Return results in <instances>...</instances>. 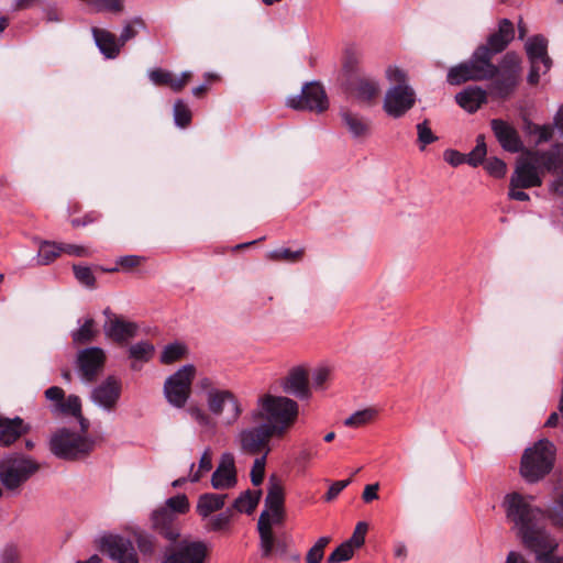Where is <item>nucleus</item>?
<instances>
[{"label": "nucleus", "mask_w": 563, "mask_h": 563, "mask_svg": "<svg viewBox=\"0 0 563 563\" xmlns=\"http://www.w3.org/2000/svg\"><path fill=\"white\" fill-rule=\"evenodd\" d=\"M488 48L478 46L468 60L460 63L449 69L446 81L452 86H459L466 81H482L494 79L499 67L493 64Z\"/></svg>", "instance_id": "nucleus-4"}, {"label": "nucleus", "mask_w": 563, "mask_h": 563, "mask_svg": "<svg viewBox=\"0 0 563 563\" xmlns=\"http://www.w3.org/2000/svg\"><path fill=\"white\" fill-rule=\"evenodd\" d=\"M0 563H20L19 552L15 545L8 544L0 553Z\"/></svg>", "instance_id": "nucleus-64"}, {"label": "nucleus", "mask_w": 563, "mask_h": 563, "mask_svg": "<svg viewBox=\"0 0 563 563\" xmlns=\"http://www.w3.org/2000/svg\"><path fill=\"white\" fill-rule=\"evenodd\" d=\"M163 508L170 509L178 517V515L186 514L189 510V501L186 495L179 494L168 498Z\"/></svg>", "instance_id": "nucleus-50"}, {"label": "nucleus", "mask_w": 563, "mask_h": 563, "mask_svg": "<svg viewBox=\"0 0 563 563\" xmlns=\"http://www.w3.org/2000/svg\"><path fill=\"white\" fill-rule=\"evenodd\" d=\"M206 400L209 411L217 417L223 413L225 405L229 406L228 413L224 417L227 426L235 423L242 413L239 399L229 389H209Z\"/></svg>", "instance_id": "nucleus-12"}, {"label": "nucleus", "mask_w": 563, "mask_h": 563, "mask_svg": "<svg viewBox=\"0 0 563 563\" xmlns=\"http://www.w3.org/2000/svg\"><path fill=\"white\" fill-rule=\"evenodd\" d=\"M354 554V549L344 541L328 556L327 563H342L349 561Z\"/></svg>", "instance_id": "nucleus-48"}, {"label": "nucleus", "mask_w": 563, "mask_h": 563, "mask_svg": "<svg viewBox=\"0 0 563 563\" xmlns=\"http://www.w3.org/2000/svg\"><path fill=\"white\" fill-rule=\"evenodd\" d=\"M533 499L532 496L514 492L507 494L503 501L506 518L512 523L526 548L539 541L541 537L549 536L540 525L543 512L532 505Z\"/></svg>", "instance_id": "nucleus-1"}, {"label": "nucleus", "mask_w": 563, "mask_h": 563, "mask_svg": "<svg viewBox=\"0 0 563 563\" xmlns=\"http://www.w3.org/2000/svg\"><path fill=\"white\" fill-rule=\"evenodd\" d=\"M99 549L114 563H139L133 542L120 534H106L99 539Z\"/></svg>", "instance_id": "nucleus-10"}, {"label": "nucleus", "mask_w": 563, "mask_h": 563, "mask_svg": "<svg viewBox=\"0 0 563 563\" xmlns=\"http://www.w3.org/2000/svg\"><path fill=\"white\" fill-rule=\"evenodd\" d=\"M358 63V53L352 47L346 48L343 57V70L349 76V78H354L353 76L357 71Z\"/></svg>", "instance_id": "nucleus-49"}, {"label": "nucleus", "mask_w": 563, "mask_h": 563, "mask_svg": "<svg viewBox=\"0 0 563 563\" xmlns=\"http://www.w3.org/2000/svg\"><path fill=\"white\" fill-rule=\"evenodd\" d=\"M153 530L169 542H176L180 537L178 517L167 508H158L151 516Z\"/></svg>", "instance_id": "nucleus-18"}, {"label": "nucleus", "mask_w": 563, "mask_h": 563, "mask_svg": "<svg viewBox=\"0 0 563 563\" xmlns=\"http://www.w3.org/2000/svg\"><path fill=\"white\" fill-rule=\"evenodd\" d=\"M154 345L148 341H141L135 344H132L129 347V357L134 360L131 367L133 369H139L136 362H147L152 358L154 354Z\"/></svg>", "instance_id": "nucleus-36"}, {"label": "nucleus", "mask_w": 563, "mask_h": 563, "mask_svg": "<svg viewBox=\"0 0 563 563\" xmlns=\"http://www.w3.org/2000/svg\"><path fill=\"white\" fill-rule=\"evenodd\" d=\"M555 448L547 439L539 440L528 448L522 457L520 474L529 483H536L549 474L553 467Z\"/></svg>", "instance_id": "nucleus-6"}, {"label": "nucleus", "mask_w": 563, "mask_h": 563, "mask_svg": "<svg viewBox=\"0 0 563 563\" xmlns=\"http://www.w3.org/2000/svg\"><path fill=\"white\" fill-rule=\"evenodd\" d=\"M73 271H74V275H75L76 279L81 285H84L88 288H95L96 278H95L93 273L90 267L81 266V265H74Z\"/></svg>", "instance_id": "nucleus-52"}, {"label": "nucleus", "mask_w": 563, "mask_h": 563, "mask_svg": "<svg viewBox=\"0 0 563 563\" xmlns=\"http://www.w3.org/2000/svg\"><path fill=\"white\" fill-rule=\"evenodd\" d=\"M59 255H60L59 243L48 242V241H44L41 243L38 254H37L40 264L47 265Z\"/></svg>", "instance_id": "nucleus-39"}, {"label": "nucleus", "mask_w": 563, "mask_h": 563, "mask_svg": "<svg viewBox=\"0 0 563 563\" xmlns=\"http://www.w3.org/2000/svg\"><path fill=\"white\" fill-rule=\"evenodd\" d=\"M283 391L299 399H308L310 389L308 385L307 372L301 367H295L288 375L282 379Z\"/></svg>", "instance_id": "nucleus-22"}, {"label": "nucleus", "mask_w": 563, "mask_h": 563, "mask_svg": "<svg viewBox=\"0 0 563 563\" xmlns=\"http://www.w3.org/2000/svg\"><path fill=\"white\" fill-rule=\"evenodd\" d=\"M276 437L269 428L262 423L256 427L243 429L239 433V443L241 451L247 454L267 455L271 451L269 440Z\"/></svg>", "instance_id": "nucleus-13"}, {"label": "nucleus", "mask_w": 563, "mask_h": 563, "mask_svg": "<svg viewBox=\"0 0 563 563\" xmlns=\"http://www.w3.org/2000/svg\"><path fill=\"white\" fill-rule=\"evenodd\" d=\"M547 512L551 523L559 529H563V492L559 493L553 499Z\"/></svg>", "instance_id": "nucleus-41"}, {"label": "nucleus", "mask_w": 563, "mask_h": 563, "mask_svg": "<svg viewBox=\"0 0 563 563\" xmlns=\"http://www.w3.org/2000/svg\"><path fill=\"white\" fill-rule=\"evenodd\" d=\"M286 104L295 110L321 113L328 109L329 101L323 87L317 81H311L302 87L300 95L289 97Z\"/></svg>", "instance_id": "nucleus-11"}, {"label": "nucleus", "mask_w": 563, "mask_h": 563, "mask_svg": "<svg viewBox=\"0 0 563 563\" xmlns=\"http://www.w3.org/2000/svg\"><path fill=\"white\" fill-rule=\"evenodd\" d=\"M106 354L101 347L91 346L80 350L77 354V369L81 379L86 383L93 382L102 371Z\"/></svg>", "instance_id": "nucleus-15"}, {"label": "nucleus", "mask_w": 563, "mask_h": 563, "mask_svg": "<svg viewBox=\"0 0 563 563\" xmlns=\"http://www.w3.org/2000/svg\"><path fill=\"white\" fill-rule=\"evenodd\" d=\"M540 169L533 161L526 154V157L518 162L516 168L510 177V185L512 187L532 188L542 185V176Z\"/></svg>", "instance_id": "nucleus-19"}, {"label": "nucleus", "mask_w": 563, "mask_h": 563, "mask_svg": "<svg viewBox=\"0 0 563 563\" xmlns=\"http://www.w3.org/2000/svg\"><path fill=\"white\" fill-rule=\"evenodd\" d=\"M236 484V470L233 454L227 452L221 455L220 462L211 476L214 489L231 488Z\"/></svg>", "instance_id": "nucleus-21"}, {"label": "nucleus", "mask_w": 563, "mask_h": 563, "mask_svg": "<svg viewBox=\"0 0 563 563\" xmlns=\"http://www.w3.org/2000/svg\"><path fill=\"white\" fill-rule=\"evenodd\" d=\"M486 153L487 148L485 143V136L483 134H479L476 137V146L468 154H465V162L468 165L476 167L484 162Z\"/></svg>", "instance_id": "nucleus-40"}, {"label": "nucleus", "mask_w": 563, "mask_h": 563, "mask_svg": "<svg viewBox=\"0 0 563 563\" xmlns=\"http://www.w3.org/2000/svg\"><path fill=\"white\" fill-rule=\"evenodd\" d=\"M51 411L54 415L80 416L81 400L77 395H69L67 398L64 397L59 404H53Z\"/></svg>", "instance_id": "nucleus-34"}, {"label": "nucleus", "mask_w": 563, "mask_h": 563, "mask_svg": "<svg viewBox=\"0 0 563 563\" xmlns=\"http://www.w3.org/2000/svg\"><path fill=\"white\" fill-rule=\"evenodd\" d=\"M386 78L391 86L385 93L383 110L388 117L399 119L416 104V92L408 84L407 73L397 66H389L386 69Z\"/></svg>", "instance_id": "nucleus-3"}, {"label": "nucleus", "mask_w": 563, "mask_h": 563, "mask_svg": "<svg viewBox=\"0 0 563 563\" xmlns=\"http://www.w3.org/2000/svg\"><path fill=\"white\" fill-rule=\"evenodd\" d=\"M484 167L489 175L496 178L504 177L507 170L505 162L497 157L488 158Z\"/></svg>", "instance_id": "nucleus-59"}, {"label": "nucleus", "mask_w": 563, "mask_h": 563, "mask_svg": "<svg viewBox=\"0 0 563 563\" xmlns=\"http://www.w3.org/2000/svg\"><path fill=\"white\" fill-rule=\"evenodd\" d=\"M418 142L420 150L423 151L427 145L435 142L438 137L433 134L427 120L417 124Z\"/></svg>", "instance_id": "nucleus-53"}, {"label": "nucleus", "mask_w": 563, "mask_h": 563, "mask_svg": "<svg viewBox=\"0 0 563 563\" xmlns=\"http://www.w3.org/2000/svg\"><path fill=\"white\" fill-rule=\"evenodd\" d=\"M186 353V346L183 343L174 342L167 344L159 357L161 363L172 364L180 360Z\"/></svg>", "instance_id": "nucleus-42"}, {"label": "nucleus", "mask_w": 563, "mask_h": 563, "mask_svg": "<svg viewBox=\"0 0 563 563\" xmlns=\"http://www.w3.org/2000/svg\"><path fill=\"white\" fill-rule=\"evenodd\" d=\"M30 426L20 417L5 418L0 420V444L9 446L14 443L21 435L30 431Z\"/></svg>", "instance_id": "nucleus-25"}, {"label": "nucleus", "mask_w": 563, "mask_h": 563, "mask_svg": "<svg viewBox=\"0 0 563 563\" xmlns=\"http://www.w3.org/2000/svg\"><path fill=\"white\" fill-rule=\"evenodd\" d=\"M298 404L285 396L266 394L258 398L256 408L251 412L253 421L265 420V424L282 438L296 422Z\"/></svg>", "instance_id": "nucleus-2"}, {"label": "nucleus", "mask_w": 563, "mask_h": 563, "mask_svg": "<svg viewBox=\"0 0 563 563\" xmlns=\"http://www.w3.org/2000/svg\"><path fill=\"white\" fill-rule=\"evenodd\" d=\"M346 90L360 101H372L379 92L378 82L369 77L347 78Z\"/></svg>", "instance_id": "nucleus-26"}, {"label": "nucleus", "mask_w": 563, "mask_h": 563, "mask_svg": "<svg viewBox=\"0 0 563 563\" xmlns=\"http://www.w3.org/2000/svg\"><path fill=\"white\" fill-rule=\"evenodd\" d=\"M208 553L209 547L205 541L184 539L162 563H205Z\"/></svg>", "instance_id": "nucleus-14"}, {"label": "nucleus", "mask_w": 563, "mask_h": 563, "mask_svg": "<svg viewBox=\"0 0 563 563\" xmlns=\"http://www.w3.org/2000/svg\"><path fill=\"white\" fill-rule=\"evenodd\" d=\"M41 468V464L30 455L13 452L0 459V483L10 493L19 494Z\"/></svg>", "instance_id": "nucleus-5"}, {"label": "nucleus", "mask_w": 563, "mask_h": 563, "mask_svg": "<svg viewBox=\"0 0 563 563\" xmlns=\"http://www.w3.org/2000/svg\"><path fill=\"white\" fill-rule=\"evenodd\" d=\"M136 544L143 555H153L156 552V539L147 533H140L136 536Z\"/></svg>", "instance_id": "nucleus-54"}, {"label": "nucleus", "mask_w": 563, "mask_h": 563, "mask_svg": "<svg viewBox=\"0 0 563 563\" xmlns=\"http://www.w3.org/2000/svg\"><path fill=\"white\" fill-rule=\"evenodd\" d=\"M340 118L349 133L355 137H365L371 133V120L347 108L340 110Z\"/></svg>", "instance_id": "nucleus-27"}, {"label": "nucleus", "mask_w": 563, "mask_h": 563, "mask_svg": "<svg viewBox=\"0 0 563 563\" xmlns=\"http://www.w3.org/2000/svg\"><path fill=\"white\" fill-rule=\"evenodd\" d=\"M148 77L155 86H168L172 82V73L162 68L150 70Z\"/></svg>", "instance_id": "nucleus-62"}, {"label": "nucleus", "mask_w": 563, "mask_h": 563, "mask_svg": "<svg viewBox=\"0 0 563 563\" xmlns=\"http://www.w3.org/2000/svg\"><path fill=\"white\" fill-rule=\"evenodd\" d=\"M303 254L302 250L292 251L287 247H280L268 253V258L273 261H285V262H296L298 261Z\"/></svg>", "instance_id": "nucleus-51"}, {"label": "nucleus", "mask_w": 563, "mask_h": 563, "mask_svg": "<svg viewBox=\"0 0 563 563\" xmlns=\"http://www.w3.org/2000/svg\"><path fill=\"white\" fill-rule=\"evenodd\" d=\"M265 507L269 514L271 521L282 523L284 518V489L274 476L269 478Z\"/></svg>", "instance_id": "nucleus-24"}, {"label": "nucleus", "mask_w": 563, "mask_h": 563, "mask_svg": "<svg viewBox=\"0 0 563 563\" xmlns=\"http://www.w3.org/2000/svg\"><path fill=\"white\" fill-rule=\"evenodd\" d=\"M121 382L114 376L107 377L91 391V400L103 410L111 412L115 409L121 396Z\"/></svg>", "instance_id": "nucleus-16"}, {"label": "nucleus", "mask_w": 563, "mask_h": 563, "mask_svg": "<svg viewBox=\"0 0 563 563\" xmlns=\"http://www.w3.org/2000/svg\"><path fill=\"white\" fill-rule=\"evenodd\" d=\"M558 547L556 540L549 534L527 548L536 553L537 563H563V555L553 554Z\"/></svg>", "instance_id": "nucleus-30"}, {"label": "nucleus", "mask_w": 563, "mask_h": 563, "mask_svg": "<svg viewBox=\"0 0 563 563\" xmlns=\"http://www.w3.org/2000/svg\"><path fill=\"white\" fill-rule=\"evenodd\" d=\"M225 498V494H202L198 499L196 510L200 517L208 518L212 512L224 507Z\"/></svg>", "instance_id": "nucleus-32"}, {"label": "nucleus", "mask_w": 563, "mask_h": 563, "mask_svg": "<svg viewBox=\"0 0 563 563\" xmlns=\"http://www.w3.org/2000/svg\"><path fill=\"white\" fill-rule=\"evenodd\" d=\"M96 45L107 58H115L122 47L115 35L107 30L92 27Z\"/></svg>", "instance_id": "nucleus-31"}, {"label": "nucleus", "mask_w": 563, "mask_h": 563, "mask_svg": "<svg viewBox=\"0 0 563 563\" xmlns=\"http://www.w3.org/2000/svg\"><path fill=\"white\" fill-rule=\"evenodd\" d=\"M330 537H321L317 542L309 549L306 555L307 563H320L324 555V548L330 542Z\"/></svg>", "instance_id": "nucleus-47"}, {"label": "nucleus", "mask_w": 563, "mask_h": 563, "mask_svg": "<svg viewBox=\"0 0 563 563\" xmlns=\"http://www.w3.org/2000/svg\"><path fill=\"white\" fill-rule=\"evenodd\" d=\"M275 525L271 521L267 510H263L257 521V530L260 534V550L262 558H269L274 552L276 538L273 533L272 526Z\"/></svg>", "instance_id": "nucleus-29"}, {"label": "nucleus", "mask_w": 563, "mask_h": 563, "mask_svg": "<svg viewBox=\"0 0 563 563\" xmlns=\"http://www.w3.org/2000/svg\"><path fill=\"white\" fill-rule=\"evenodd\" d=\"M375 416H376L375 409L366 408V409L358 410V411L354 412L353 415H351L349 418H346L344 420V424L346 427L357 428V427L366 424L367 422L373 420Z\"/></svg>", "instance_id": "nucleus-46"}, {"label": "nucleus", "mask_w": 563, "mask_h": 563, "mask_svg": "<svg viewBox=\"0 0 563 563\" xmlns=\"http://www.w3.org/2000/svg\"><path fill=\"white\" fill-rule=\"evenodd\" d=\"M508 44H509V42L501 40L500 37H498L497 35H495L493 33L488 36L487 42L479 46L488 48V53L492 56H495V55L501 53L508 46Z\"/></svg>", "instance_id": "nucleus-60"}, {"label": "nucleus", "mask_w": 563, "mask_h": 563, "mask_svg": "<svg viewBox=\"0 0 563 563\" xmlns=\"http://www.w3.org/2000/svg\"><path fill=\"white\" fill-rule=\"evenodd\" d=\"M95 441L73 432L66 428L57 430L49 440V450L62 460H79L87 456L93 449Z\"/></svg>", "instance_id": "nucleus-7"}, {"label": "nucleus", "mask_w": 563, "mask_h": 563, "mask_svg": "<svg viewBox=\"0 0 563 563\" xmlns=\"http://www.w3.org/2000/svg\"><path fill=\"white\" fill-rule=\"evenodd\" d=\"M173 112L174 121L177 126L186 128L189 125L191 121V111L181 99L176 100Z\"/></svg>", "instance_id": "nucleus-45"}, {"label": "nucleus", "mask_w": 563, "mask_h": 563, "mask_svg": "<svg viewBox=\"0 0 563 563\" xmlns=\"http://www.w3.org/2000/svg\"><path fill=\"white\" fill-rule=\"evenodd\" d=\"M499 73H504L507 75H514L515 77L519 78V75H520V58H519V56L514 52L506 53L503 57Z\"/></svg>", "instance_id": "nucleus-44"}, {"label": "nucleus", "mask_w": 563, "mask_h": 563, "mask_svg": "<svg viewBox=\"0 0 563 563\" xmlns=\"http://www.w3.org/2000/svg\"><path fill=\"white\" fill-rule=\"evenodd\" d=\"M530 63V71L527 80L530 85H537L541 74H547L552 67V59L548 55V41L543 35H533L525 44Z\"/></svg>", "instance_id": "nucleus-9"}, {"label": "nucleus", "mask_w": 563, "mask_h": 563, "mask_svg": "<svg viewBox=\"0 0 563 563\" xmlns=\"http://www.w3.org/2000/svg\"><path fill=\"white\" fill-rule=\"evenodd\" d=\"M195 371L194 365L186 364L165 380L164 395L172 406L183 408L186 405L190 396Z\"/></svg>", "instance_id": "nucleus-8"}, {"label": "nucleus", "mask_w": 563, "mask_h": 563, "mask_svg": "<svg viewBox=\"0 0 563 563\" xmlns=\"http://www.w3.org/2000/svg\"><path fill=\"white\" fill-rule=\"evenodd\" d=\"M443 159L450 164L451 166L453 167H456V166H460L461 164L463 163H466L465 159H466V155L465 154H462L460 153L459 151L456 150H452V148H449V150H445L444 153H443Z\"/></svg>", "instance_id": "nucleus-63"}, {"label": "nucleus", "mask_w": 563, "mask_h": 563, "mask_svg": "<svg viewBox=\"0 0 563 563\" xmlns=\"http://www.w3.org/2000/svg\"><path fill=\"white\" fill-rule=\"evenodd\" d=\"M518 80L519 78L514 75H507L498 71L497 76L490 84V93L496 98L506 99L516 89Z\"/></svg>", "instance_id": "nucleus-33"}, {"label": "nucleus", "mask_w": 563, "mask_h": 563, "mask_svg": "<svg viewBox=\"0 0 563 563\" xmlns=\"http://www.w3.org/2000/svg\"><path fill=\"white\" fill-rule=\"evenodd\" d=\"M232 516V508H227L224 511L209 519L207 530L214 532L228 530L231 523Z\"/></svg>", "instance_id": "nucleus-43"}, {"label": "nucleus", "mask_w": 563, "mask_h": 563, "mask_svg": "<svg viewBox=\"0 0 563 563\" xmlns=\"http://www.w3.org/2000/svg\"><path fill=\"white\" fill-rule=\"evenodd\" d=\"M527 154L543 174L555 173L559 169H563V141L556 139L552 144L551 148L543 150H531Z\"/></svg>", "instance_id": "nucleus-17"}, {"label": "nucleus", "mask_w": 563, "mask_h": 563, "mask_svg": "<svg viewBox=\"0 0 563 563\" xmlns=\"http://www.w3.org/2000/svg\"><path fill=\"white\" fill-rule=\"evenodd\" d=\"M91 5L97 12L109 11L117 13L123 10V0H93Z\"/></svg>", "instance_id": "nucleus-58"}, {"label": "nucleus", "mask_w": 563, "mask_h": 563, "mask_svg": "<svg viewBox=\"0 0 563 563\" xmlns=\"http://www.w3.org/2000/svg\"><path fill=\"white\" fill-rule=\"evenodd\" d=\"M490 128L501 147L509 153H519L523 150V143L517 130L501 119H493Z\"/></svg>", "instance_id": "nucleus-20"}, {"label": "nucleus", "mask_w": 563, "mask_h": 563, "mask_svg": "<svg viewBox=\"0 0 563 563\" xmlns=\"http://www.w3.org/2000/svg\"><path fill=\"white\" fill-rule=\"evenodd\" d=\"M98 334L96 322L92 318L85 319L84 323L75 331L71 332L74 344L81 345L90 343Z\"/></svg>", "instance_id": "nucleus-35"}, {"label": "nucleus", "mask_w": 563, "mask_h": 563, "mask_svg": "<svg viewBox=\"0 0 563 563\" xmlns=\"http://www.w3.org/2000/svg\"><path fill=\"white\" fill-rule=\"evenodd\" d=\"M455 101L468 113H474L487 102V92L481 87L468 86L455 95Z\"/></svg>", "instance_id": "nucleus-28"}, {"label": "nucleus", "mask_w": 563, "mask_h": 563, "mask_svg": "<svg viewBox=\"0 0 563 563\" xmlns=\"http://www.w3.org/2000/svg\"><path fill=\"white\" fill-rule=\"evenodd\" d=\"M137 330L139 327L135 322L126 321L120 317L110 318L103 324L106 336L120 344L134 338Z\"/></svg>", "instance_id": "nucleus-23"}, {"label": "nucleus", "mask_w": 563, "mask_h": 563, "mask_svg": "<svg viewBox=\"0 0 563 563\" xmlns=\"http://www.w3.org/2000/svg\"><path fill=\"white\" fill-rule=\"evenodd\" d=\"M494 34L510 43L515 37L512 22L509 19H501L498 23V30Z\"/></svg>", "instance_id": "nucleus-61"}, {"label": "nucleus", "mask_w": 563, "mask_h": 563, "mask_svg": "<svg viewBox=\"0 0 563 563\" xmlns=\"http://www.w3.org/2000/svg\"><path fill=\"white\" fill-rule=\"evenodd\" d=\"M262 492H251L246 490L242 493L233 503L232 510H236L239 512L251 514L257 506Z\"/></svg>", "instance_id": "nucleus-37"}, {"label": "nucleus", "mask_w": 563, "mask_h": 563, "mask_svg": "<svg viewBox=\"0 0 563 563\" xmlns=\"http://www.w3.org/2000/svg\"><path fill=\"white\" fill-rule=\"evenodd\" d=\"M368 530V525L365 521L356 523L352 537L346 542L355 550L365 543V536Z\"/></svg>", "instance_id": "nucleus-56"}, {"label": "nucleus", "mask_w": 563, "mask_h": 563, "mask_svg": "<svg viewBox=\"0 0 563 563\" xmlns=\"http://www.w3.org/2000/svg\"><path fill=\"white\" fill-rule=\"evenodd\" d=\"M266 456L262 455L256 457L251 470V482L254 486H260L263 483L265 475Z\"/></svg>", "instance_id": "nucleus-55"}, {"label": "nucleus", "mask_w": 563, "mask_h": 563, "mask_svg": "<svg viewBox=\"0 0 563 563\" xmlns=\"http://www.w3.org/2000/svg\"><path fill=\"white\" fill-rule=\"evenodd\" d=\"M135 25L140 27H144V23L141 19L135 18L132 22L126 23L119 36V42L121 46H123L128 41L134 38L137 35V30Z\"/></svg>", "instance_id": "nucleus-57"}, {"label": "nucleus", "mask_w": 563, "mask_h": 563, "mask_svg": "<svg viewBox=\"0 0 563 563\" xmlns=\"http://www.w3.org/2000/svg\"><path fill=\"white\" fill-rule=\"evenodd\" d=\"M194 467H195V464L191 463L190 464V473L191 474L189 476V481L191 483H197L200 481L203 473H207V472L211 471V468H212V452H211L210 448H207L203 451V453L199 460L198 471L195 473H192Z\"/></svg>", "instance_id": "nucleus-38"}]
</instances>
